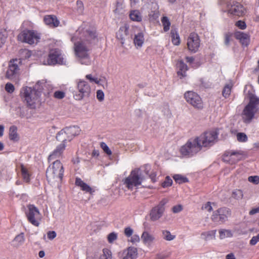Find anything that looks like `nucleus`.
<instances>
[{"label":"nucleus","mask_w":259,"mask_h":259,"mask_svg":"<svg viewBox=\"0 0 259 259\" xmlns=\"http://www.w3.org/2000/svg\"><path fill=\"white\" fill-rule=\"evenodd\" d=\"M219 133L216 130L206 132L197 137L200 145L202 148L209 147L213 145L217 141Z\"/></svg>","instance_id":"6e6552de"},{"label":"nucleus","mask_w":259,"mask_h":259,"mask_svg":"<svg viewBox=\"0 0 259 259\" xmlns=\"http://www.w3.org/2000/svg\"><path fill=\"white\" fill-rule=\"evenodd\" d=\"M259 212V207H256V208H253L250 211H249V214L250 215H253L256 213H258Z\"/></svg>","instance_id":"0e129e2a"},{"label":"nucleus","mask_w":259,"mask_h":259,"mask_svg":"<svg viewBox=\"0 0 259 259\" xmlns=\"http://www.w3.org/2000/svg\"><path fill=\"white\" fill-rule=\"evenodd\" d=\"M156 174L155 172H152L149 175V177L151 179V181L153 182H154L156 181Z\"/></svg>","instance_id":"69168bd1"},{"label":"nucleus","mask_w":259,"mask_h":259,"mask_svg":"<svg viewBox=\"0 0 259 259\" xmlns=\"http://www.w3.org/2000/svg\"><path fill=\"white\" fill-rule=\"evenodd\" d=\"M231 215V211L227 208H220L214 211L211 216V219L215 222L224 223L228 220Z\"/></svg>","instance_id":"ddd939ff"},{"label":"nucleus","mask_w":259,"mask_h":259,"mask_svg":"<svg viewBox=\"0 0 259 259\" xmlns=\"http://www.w3.org/2000/svg\"><path fill=\"white\" fill-rule=\"evenodd\" d=\"M216 232L217 230H214L203 232L201 234V238L206 241L215 239Z\"/></svg>","instance_id":"bb28decb"},{"label":"nucleus","mask_w":259,"mask_h":259,"mask_svg":"<svg viewBox=\"0 0 259 259\" xmlns=\"http://www.w3.org/2000/svg\"><path fill=\"white\" fill-rule=\"evenodd\" d=\"M166 201L162 200L156 206L151 210L150 213V218L151 221H156L159 220L163 215L164 211V205Z\"/></svg>","instance_id":"a211bd4d"},{"label":"nucleus","mask_w":259,"mask_h":259,"mask_svg":"<svg viewBox=\"0 0 259 259\" xmlns=\"http://www.w3.org/2000/svg\"><path fill=\"white\" fill-rule=\"evenodd\" d=\"M65 147L66 145L65 143H61L58 145L52 153L49 155L48 158L49 160H55L61 157Z\"/></svg>","instance_id":"412c9836"},{"label":"nucleus","mask_w":259,"mask_h":259,"mask_svg":"<svg viewBox=\"0 0 259 259\" xmlns=\"http://www.w3.org/2000/svg\"><path fill=\"white\" fill-rule=\"evenodd\" d=\"M141 239L144 244L150 245L155 241V237L149 232L145 231L141 235Z\"/></svg>","instance_id":"b1692460"},{"label":"nucleus","mask_w":259,"mask_h":259,"mask_svg":"<svg viewBox=\"0 0 259 259\" xmlns=\"http://www.w3.org/2000/svg\"><path fill=\"white\" fill-rule=\"evenodd\" d=\"M178 67L180 71L178 72V75H181L182 77L186 76L185 72L188 70V67L183 61H180L177 64Z\"/></svg>","instance_id":"2f4dec72"},{"label":"nucleus","mask_w":259,"mask_h":259,"mask_svg":"<svg viewBox=\"0 0 259 259\" xmlns=\"http://www.w3.org/2000/svg\"><path fill=\"white\" fill-rule=\"evenodd\" d=\"M145 178L142 174L140 168L133 170L130 175L125 179L124 184L126 187L131 189L134 187H137L142 185Z\"/></svg>","instance_id":"39448f33"},{"label":"nucleus","mask_w":259,"mask_h":259,"mask_svg":"<svg viewBox=\"0 0 259 259\" xmlns=\"http://www.w3.org/2000/svg\"><path fill=\"white\" fill-rule=\"evenodd\" d=\"M140 240V237L138 235H132L130 237V239H128V241L132 242L133 244L139 242Z\"/></svg>","instance_id":"a18cd8bd"},{"label":"nucleus","mask_w":259,"mask_h":259,"mask_svg":"<svg viewBox=\"0 0 259 259\" xmlns=\"http://www.w3.org/2000/svg\"><path fill=\"white\" fill-rule=\"evenodd\" d=\"M237 139L239 142H244L247 140V136L243 133H239L237 135Z\"/></svg>","instance_id":"37998d69"},{"label":"nucleus","mask_w":259,"mask_h":259,"mask_svg":"<svg viewBox=\"0 0 259 259\" xmlns=\"http://www.w3.org/2000/svg\"><path fill=\"white\" fill-rule=\"evenodd\" d=\"M20 54L22 56H24L25 59L28 58L31 56V52L26 49L21 50Z\"/></svg>","instance_id":"5fc2aeb1"},{"label":"nucleus","mask_w":259,"mask_h":259,"mask_svg":"<svg viewBox=\"0 0 259 259\" xmlns=\"http://www.w3.org/2000/svg\"><path fill=\"white\" fill-rule=\"evenodd\" d=\"M25 241L24 235L23 233L17 235L13 240V245L14 247H18L22 245Z\"/></svg>","instance_id":"cd10ccee"},{"label":"nucleus","mask_w":259,"mask_h":259,"mask_svg":"<svg viewBox=\"0 0 259 259\" xmlns=\"http://www.w3.org/2000/svg\"><path fill=\"white\" fill-rule=\"evenodd\" d=\"M64 168L62 163L58 160L54 161L46 170L47 180L51 185L61 182L63 176Z\"/></svg>","instance_id":"f03ea898"},{"label":"nucleus","mask_w":259,"mask_h":259,"mask_svg":"<svg viewBox=\"0 0 259 259\" xmlns=\"http://www.w3.org/2000/svg\"><path fill=\"white\" fill-rule=\"evenodd\" d=\"M100 259H112L111 251L108 248H104L100 255Z\"/></svg>","instance_id":"c9c22d12"},{"label":"nucleus","mask_w":259,"mask_h":259,"mask_svg":"<svg viewBox=\"0 0 259 259\" xmlns=\"http://www.w3.org/2000/svg\"><path fill=\"white\" fill-rule=\"evenodd\" d=\"M162 238L166 241H171L176 238L175 235H172L170 233L169 231L167 230H162Z\"/></svg>","instance_id":"f704fd0d"},{"label":"nucleus","mask_w":259,"mask_h":259,"mask_svg":"<svg viewBox=\"0 0 259 259\" xmlns=\"http://www.w3.org/2000/svg\"><path fill=\"white\" fill-rule=\"evenodd\" d=\"M242 155L238 152H226L223 156V160L230 164H235L239 161Z\"/></svg>","instance_id":"6ab92c4d"},{"label":"nucleus","mask_w":259,"mask_h":259,"mask_svg":"<svg viewBox=\"0 0 259 259\" xmlns=\"http://www.w3.org/2000/svg\"><path fill=\"white\" fill-rule=\"evenodd\" d=\"M45 24L51 27H56L59 26L60 22L55 15H46L44 18Z\"/></svg>","instance_id":"5701e85b"},{"label":"nucleus","mask_w":259,"mask_h":259,"mask_svg":"<svg viewBox=\"0 0 259 259\" xmlns=\"http://www.w3.org/2000/svg\"><path fill=\"white\" fill-rule=\"evenodd\" d=\"M219 238L221 240L226 238H231L233 236V233L230 230L222 229L219 230Z\"/></svg>","instance_id":"7c9ffc66"},{"label":"nucleus","mask_w":259,"mask_h":259,"mask_svg":"<svg viewBox=\"0 0 259 259\" xmlns=\"http://www.w3.org/2000/svg\"><path fill=\"white\" fill-rule=\"evenodd\" d=\"M97 37L96 31L94 28L86 29L79 37V41L76 42L75 36L71 37V41L74 42V51L76 56L82 64L89 65L91 64V60L89 54V49L83 42V40L91 41Z\"/></svg>","instance_id":"f257e3e1"},{"label":"nucleus","mask_w":259,"mask_h":259,"mask_svg":"<svg viewBox=\"0 0 259 259\" xmlns=\"http://www.w3.org/2000/svg\"><path fill=\"white\" fill-rule=\"evenodd\" d=\"M182 209L183 206L181 204L175 205L172 208V210L174 213H178L181 211Z\"/></svg>","instance_id":"4d7b16f0"},{"label":"nucleus","mask_w":259,"mask_h":259,"mask_svg":"<svg viewBox=\"0 0 259 259\" xmlns=\"http://www.w3.org/2000/svg\"><path fill=\"white\" fill-rule=\"evenodd\" d=\"M236 25L241 29H245L246 27L245 23L244 21L239 20L236 22Z\"/></svg>","instance_id":"6e6d98bb"},{"label":"nucleus","mask_w":259,"mask_h":259,"mask_svg":"<svg viewBox=\"0 0 259 259\" xmlns=\"http://www.w3.org/2000/svg\"><path fill=\"white\" fill-rule=\"evenodd\" d=\"M77 90L79 92L75 95V99L81 100L83 97H88L91 93L89 84L84 80H80L77 83Z\"/></svg>","instance_id":"dca6fc26"},{"label":"nucleus","mask_w":259,"mask_h":259,"mask_svg":"<svg viewBox=\"0 0 259 259\" xmlns=\"http://www.w3.org/2000/svg\"><path fill=\"white\" fill-rule=\"evenodd\" d=\"M202 148L196 138L191 139L180 149L181 153L184 156H192L201 150Z\"/></svg>","instance_id":"423d86ee"},{"label":"nucleus","mask_w":259,"mask_h":259,"mask_svg":"<svg viewBox=\"0 0 259 259\" xmlns=\"http://www.w3.org/2000/svg\"><path fill=\"white\" fill-rule=\"evenodd\" d=\"M173 178L175 181L179 184L188 182V179L186 178H184L180 175H175Z\"/></svg>","instance_id":"a19ab883"},{"label":"nucleus","mask_w":259,"mask_h":259,"mask_svg":"<svg viewBox=\"0 0 259 259\" xmlns=\"http://www.w3.org/2000/svg\"><path fill=\"white\" fill-rule=\"evenodd\" d=\"M6 37L1 32H0V47L5 42Z\"/></svg>","instance_id":"e2e57ef3"},{"label":"nucleus","mask_w":259,"mask_h":259,"mask_svg":"<svg viewBox=\"0 0 259 259\" xmlns=\"http://www.w3.org/2000/svg\"><path fill=\"white\" fill-rule=\"evenodd\" d=\"M166 256L163 254H158L156 255V259H165Z\"/></svg>","instance_id":"774afa93"},{"label":"nucleus","mask_w":259,"mask_h":259,"mask_svg":"<svg viewBox=\"0 0 259 259\" xmlns=\"http://www.w3.org/2000/svg\"><path fill=\"white\" fill-rule=\"evenodd\" d=\"M235 37L239 40L240 42L244 46H247L249 42L248 35L244 32L238 31L235 33Z\"/></svg>","instance_id":"393cba45"},{"label":"nucleus","mask_w":259,"mask_h":259,"mask_svg":"<svg viewBox=\"0 0 259 259\" xmlns=\"http://www.w3.org/2000/svg\"><path fill=\"white\" fill-rule=\"evenodd\" d=\"M21 172L23 180L26 183H29L30 180V174L28 169L24 166L21 165Z\"/></svg>","instance_id":"72a5a7b5"},{"label":"nucleus","mask_w":259,"mask_h":259,"mask_svg":"<svg viewBox=\"0 0 259 259\" xmlns=\"http://www.w3.org/2000/svg\"><path fill=\"white\" fill-rule=\"evenodd\" d=\"M117 234L114 232L110 233L108 235V237H107L108 241L110 243H113L114 241H115L117 239Z\"/></svg>","instance_id":"c03bdc74"},{"label":"nucleus","mask_w":259,"mask_h":259,"mask_svg":"<svg viewBox=\"0 0 259 259\" xmlns=\"http://www.w3.org/2000/svg\"><path fill=\"white\" fill-rule=\"evenodd\" d=\"M77 10L78 13H81L83 10V5L81 1H77L76 2Z\"/></svg>","instance_id":"864d4df0"},{"label":"nucleus","mask_w":259,"mask_h":259,"mask_svg":"<svg viewBox=\"0 0 259 259\" xmlns=\"http://www.w3.org/2000/svg\"><path fill=\"white\" fill-rule=\"evenodd\" d=\"M161 22L163 26L164 31H167L169 29L170 23L167 17H163L161 19Z\"/></svg>","instance_id":"58836bf2"},{"label":"nucleus","mask_w":259,"mask_h":259,"mask_svg":"<svg viewBox=\"0 0 259 259\" xmlns=\"http://www.w3.org/2000/svg\"><path fill=\"white\" fill-rule=\"evenodd\" d=\"M249 102L242 113L243 120L246 123H249L251 121L258 110V99L252 94H249Z\"/></svg>","instance_id":"7ed1b4c3"},{"label":"nucleus","mask_w":259,"mask_h":259,"mask_svg":"<svg viewBox=\"0 0 259 259\" xmlns=\"http://www.w3.org/2000/svg\"><path fill=\"white\" fill-rule=\"evenodd\" d=\"M18 38L23 42L32 45L37 44L40 39V36L36 32L33 30H25L18 36Z\"/></svg>","instance_id":"9b49d317"},{"label":"nucleus","mask_w":259,"mask_h":259,"mask_svg":"<svg viewBox=\"0 0 259 259\" xmlns=\"http://www.w3.org/2000/svg\"><path fill=\"white\" fill-rule=\"evenodd\" d=\"M202 209H205L208 212L211 211L212 208L211 206V203L210 202H207L206 203L204 204L202 206Z\"/></svg>","instance_id":"13d9d810"},{"label":"nucleus","mask_w":259,"mask_h":259,"mask_svg":"<svg viewBox=\"0 0 259 259\" xmlns=\"http://www.w3.org/2000/svg\"><path fill=\"white\" fill-rule=\"evenodd\" d=\"M130 17L134 21L141 22L142 20V15L138 10L132 11L130 14Z\"/></svg>","instance_id":"473e14b6"},{"label":"nucleus","mask_w":259,"mask_h":259,"mask_svg":"<svg viewBox=\"0 0 259 259\" xmlns=\"http://www.w3.org/2000/svg\"><path fill=\"white\" fill-rule=\"evenodd\" d=\"M200 45V40L198 34L191 33L187 38V46L188 50L191 53H196L198 51Z\"/></svg>","instance_id":"4468645a"},{"label":"nucleus","mask_w":259,"mask_h":259,"mask_svg":"<svg viewBox=\"0 0 259 259\" xmlns=\"http://www.w3.org/2000/svg\"><path fill=\"white\" fill-rule=\"evenodd\" d=\"M248 180L249 182L257 185L259 184V176H250L248 178Z\"/></svg>","instance_id":"49530a36"},{"label":"nucleus","mask_w":259,"mask_h":259,"mask_svg":"<svg viewBox=\"0 0 259 259\" xmlns=\"http://www.w3.org/2000/svg\"><path fill=\"white\" fill-rule=\"evenodd\" d=\"M5 90L9 93H12L14 90V86L11 83H7L5 85Z\"/></svg>","instance_id":"3c124183"},{"label":"nucleus","mask_w":259,"mask_h":259,"mask_svg":"<svg viewBox=\"0 0 259 259\" xmlns=\"http://www.w3.org/2000/svg\"><path fill=\"white\" fill-rule=\"evenodd\" d=\"M134 230L131 227H126L124 230V235L128 238L130 237L133 234Z\"/></svg>","instance_id":"09e8293b"},{"label":"nucleus","mask_w":259,"mask_h":259,"mask_svg":"<svg viewBox=\"0 0 259 259\" xmlns=\"http://www.w3.org/2000/svg\"><path fill=\"white\" fill-rule=\"evenodd\" d=\"M54 97L58 99H62L65 97V93L62 91H56L54 94Z\"/></svg>","instance_id":"8fccbe9b"},{"label":"nucleus","mask_w":259,"mask_h":259,"mask_svg":"<svg viewBox=\"0 0 259 259\" xmlns=\"http://www.w3.org/2000/svg\"><path fill=\"white\" fill-rule=\"evenodd\" d=\"M231 34L230 33H226L225 35V44L226 46H229L231 41Z\"/></svg>","instance_id":"052dcab7"},{"label":"nucleus","mask_w":259,"mask_h":259,"mask_svg":"<svg viewBox=\"0 0 259 259\" xmlns=\"http://www.w3.org/2000/svg\"><path fill=\"white\" fill-rule=\"evenodd\" d=\"M9 139L14 142H17L19 140V137L17 133V128L13 125L11 126L9 129Z\"/></svg>","instance_id":"c85d7f7f"},{"label":"nucleus","mask_w":259,"mask_h":259,"mask_svg":"<svg viewBox=\"0 0 259 259\" xmlns=\"http://www.w3.org/2000/svg\"><path fill=\"white\" fill-rule=\"evenodd\" d=\"M63 58L60 51L58 50H53L50 51L45 65H55L56 64H63Z\"/></svg>","instance_id":"f3484780"},{"label":"nucleus","mask_w":259,"mask_h":259,"mask_svg":"<svg viewBox=\"0 0 259 259\" xmlns=\"http://www.w3.org/2000/svg\"><path fill=\"white\" fill-rule=\"evenodd\" d=\"M233 84L231 83L227 84L224 88L222 95L225 98H228L231 92V89L232 88Z\"/></svg>","instance_id":"e433bc0d"},{"label":"nucleus","mask_w":259,"mask_h":259,"mask_svg":"<svg viewBox=\"0 0 259 259\" xmlns=\"http://www.w3.org/2000/svg\"><path fill=\"white\" fill-rule=\"evenodd\" d=\"M21 59H13L9 63L8 69L6 73V77L9 79L18 81L20 75V65Z\"/></svg>","instance_id":"1a4fd4ad"},{"label":"nucleus","mask_w":259,"mask_h":259,"mask_svg":"<svg viewBox=\"0 0 259 259\" xmlns=\"http://www.w3.org/2000/svg\"><path fill=\"white\" fill-rule=\"evenodd\" d=\"M97 98L100 101L102 102L104 99V93L102 90L97 91Z\"/></svg>","instance_id":"603ef678"},{"label":"nucleus","mask_w":259,"mask_h":259,"mask_svg":"<svg viewBox=\"0 0 259 259\" xmlns=\"http://www.w3.org/2000/svg\"><path fill=\"white\" fill-rule=\"evenodd\" d=\"M172 42L174 45L178 46L180 44V38L179 34L174 32H171Z\"/></svg>","instance_id":"ea45409f"},{"label":"nucleus","mask_w":259,"mask_h":259,"mask_svg":"<svg viewBox=\"0 0 259 259\" xmlns=\"http://www.w3.org/2000/svg\"><path fill=\"white\" fill-rule=\"evenodd\" d=\"M258 242H259V234L256 236H253L250 240V244L251 245H255Z\"/></svg>","instance_id":"bf43d9fd"},{"label":"nucleus","mask_w":259,"mask_h":259,"mask_svg":"<svg viewBox=\"0 0 259 259\" xmlns=\"http://www.w3.org/2000/svg\"><path fill=\"white\" fill-rule=\"evenodd\" d=\"M232 197L235 199L240 200L243 197V193L242 190L236 189L234 190L232 194Z\"/></svg>","instance_id":"4c0bfd02"},{"label":"nucleus","mask_w":259,"mask_h":259,"mask_svg":"<svg viewBox=\"0 0 259 259\" xmlns=\"http://www.w3.org/2000/svg\"><path fill=\"white\" fill-rule=\"evenodd\" d=\"M137 249L135 247H129L123 251L122 259H136L137 256Z\"/></svg>","instance_id":"4be33fe9"},{"label":"nucleus","mask_w":259,"mask_h":259,"mask_svg":"<svg viewBox=\"0 0 259 259\" xmlns=\"http://www.w3.org/2000/svg\"><path fill=\"white\" fill-rule=\"evenodd\" d=\"M227 7L228 13L233 15L241 16L245 13L243 6L237 2H227Z\"/></svg>","instance_id":"2eb2a0df"},{"label":"nucleus","mask_w":259,"mask_h":259,"mask_svg":"<svg viewBox=\"0 0 259 259\" xmlns=\"http://www.w3.org/2000/svg\"><path fill=\"white\" fill-rule=\"evenodd\" d=\"M86 78L89 79L91 82H95L97 78L93 77L91 74H88L85 76Z\"/></svg>","instance_id":"338daca9"},{"label":"nucleus","mask_w":259,"mask_h":259,"mask_svg":"<svg viewBox=\"0 0 259 259\" xmlns=\"http://www.w3.org/2000/svg\"><path fill=\"white\" fill-rule=\"evenodd\" d=\"M75 184L79 186L82 191L87 192H92V188L87 184L84 183L80 179H76Z\"/></svg>","instance_id":"c756f323"},{"label":"nucleus","mask_w":259,"mask_h":259,"mask_svg":"<svg viewBox=\"0 0 259 259\" xmlns=\"http://www.w3.org/2000/svg\"><path fill=\"white\" fill-rule=\"evenodd\" d=\"M21 94L28 106L31 108H35L36 104L39 103V92L31 88L26 87L23 88Z\"/></svg>","instance_id":"20e7f679"},{"label":"nucleus","mask_w":259,"mask_h":259,"mask_svg":"<svg viewBox=\"0 0 259 259\" xmlns=\"http://www.w3.org/2000/svg\"><path fill=\"white\" fill-rule=\"evenodd\" d=\"M128 26L126 24L121 26L116 33V37L120 40L121 44L123 45L127 37Z\"/></svg>","instance_id":"aec40b11"},{"label":"nucleus","mask_w":259,"mask_h":259,"mask_svg":"<svg viewBox=\"0 0 259 259\" xmlns=\"http://www.w3.org/2000/svg\"><path fill=\"white\" fill-rule=\"evenodd\" d=\"M184 96L186 101L194 108L198 109L203 108V102L197 94L192 91H188L185 94Z\"/></svg>","instance_id":"f8f14e48"},{"label":"nucleus","mask_w":259,"mask_h":259,"mask_svg":"<svg viewBox=\"0 0 259 259\" xmlns=\"http://www.w3.org/2000/svg\"><path fill=\"white\" fill-rule=\"evenodd\" d=\"M100 146L102 149L103 150L105 153H106L107 155H110L112 154V152L107 145V144L104 142H101L100 143Z\"/></svg>","instance_id":"79ce46f5"},{"label":"nucleus","mask_w":259,"mask_h":259,"mask_svg":"<svg viewBox=\"0 0 259 259\" xmlns=\"http://www.w3.org/2000/svg\"><path fill=\"white\" fill-rule=\"evenodd\" d=\"M80 131L78 126L66 127L57 134L56 139L62 143H65V142L71 141L73 138L79 135Z\"/></svg>","instance_id":"0eeeda50"},{"label":"nucleus","mask_w":259,"mask_h":259,"mask_svg":"<svg viewBox=\"0 0 259 259\" xmlns=\"http://www.w3.org/2000/svg\"><path fill=\"white\" fill-rule=\"evenodd\" d=\"M27 207L28 209L25 212V214L27 220L32 225L38 227L42 219V215L38 209L33 204H29Z\"/></svg>","instance_id":"9d476101"},{"label":"nucleus","mask_w":259,"mask_h":259,"mask_svg":"<svg viewBox=\"0 0 259 259\" xmlns=\"http://www.w3.org/2000/svg\"><path fill=\"white\" fill-rule=\"evenodd\" d=\"M172 183V180L167 176L166 177L165 181L162 183V186L163 187H167L171 186Z\"/></svg>","instance_id":"de8ad7c7"},{"label":"nucleus","mask_w":259,"mask_h":259,"mask_svg":"<svg viewBox=\"0 0 259 259\" xmlns=\"http://www.w3.org/2000/svg\"><path fill=\"white\" fill-rule=\"evenodd\" d=\"M56 236H57L56 233L55 231H49L47 233L48 238L50 240L54 239L56 237Z\"/></svg>","instance_id":"680f3d73"},{"label":"nucleus","mask_w":259,"mask_h":259,"mask_svg":"<svg viewBox=\"0 0 259 259\" xmlns=\"http://www.w3.org/2000/svg\"><path fill=\"white\" fill-rule=\"evenodd\" d=\"M144 42V34L142 32H139L135 34L134 38V43L137 49L141 48Z\"/></svg>","instance_id":"a878e982"}]
</instances>
